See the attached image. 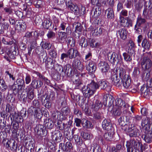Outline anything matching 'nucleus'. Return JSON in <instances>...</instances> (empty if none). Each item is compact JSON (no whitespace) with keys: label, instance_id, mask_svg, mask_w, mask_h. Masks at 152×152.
<instances>
[{"label":"nucleus","instance_id":"obj_1","mask_svg":"<svg viewBox=\"0 0 152 152\" xmlns=\"http://www.w3.org/2000/svg\"><path fill=\"white\" fill-rule=\"evenodd\" d=\"M99 87L101 89H105L106 91H109L110 88L109 83L106 81H100L98 83V84L92 81L86 87L83 86L82 88V91L85 97H88L89 98L93 94L96 90Z\"/></svg>","mask_w":152,"mask_h":152},{"label":"nucleus","instance_id":"obj_2","mask_svg":"<svg viewBox=\"0 0 152 152\" xmlns=\"http://www.w3.org/2000/svg\"><path fill=\"white\" fill-rule=\"evenodd\" d=\"M127 152H139V149L140 148L141 151H143L142 145L139 140L134 139H131L126 142V145Z\"/></svg>","mask_w":152,"mask_h":152},{"label":"nucleus","instance_id":"obj_3","mask_svg":"<svg viewBox=\"0 0 152 152\" xmlns=\"http://www.w3.org/2000/svg\"><path fill=\"white\" fill-rule=\"evenodd\" d=\"M34 107H31L28 110V112L31 115H33L35 118L39 119L42 116V111L40 108V104L37 100L34 99L32 102Z\"/></svg>","mask_w":152,"mask_h":152},{"label":"nucleus","instance_id":"obj_4","mask_svg":"<svg viewBox=\"0 0 152 152\" xmlns=\"http://www.w3.org/2000/svg\"><path fill=\"white\" fill-rule=\"evenodd\" d=\"M151 56L150 53H146L143 54V58L141 62L143 68L148 69L150 67L151 64V62L150 59Z\"/></svg>","mask_w":152,"mask_h":152},{"label":"nucleus","instance_id":"obj_5","mask_svg":"<svg viewBox=\"0 0 152 152\" xmlns=\"http://www.w3.org/2000/svg\"><path fill=\"white\" fill-rule=\"evenodd\" d=\"M108 58L109 61L113 64L115 63L117 60H118V62L122 60L121 55L119 56L114 52L112 53H109L108 54Z\"/></svg>","mask_w":152,"mask_h":152},{"label":"nucleus","instance_id":"obj_6","mask_svg":"<svg viewBox=\"0 0 152 152\" xmlns=\"http://www.w3.org/2000/svg\"><path fill=\"white\" fill-rule=\"evenodd\" d=\"M67 53L68 58L70 59L75 58L80 55L78 51L75 48H71L69 49L67 51Z\"/></svg>","mask_w":152,"mask_h":152},{"label":"nucleus","instance_id":"obj_7","mask_svg":"<svg viewBox=\"0 0 152 152\" xmlns=\"http://www.w3.org/2000/svg\"><path fill=\"white\" fill-rule=\"evenodd\" d=\"M116 105L125 110H126L129 107V105L128 104L124 103L123 101L121 99L117 98L115 99Z\"/></svg>","mask_w":152,"mask_h":152},{"label":"nucleus","instance_id":"obj_8","mask_svg":"<svg viewBox=\"0 0 152 152\" xmlns=\"http://www.w3.org/2000/svg\"><path fill=\"white\" fill-rule=\"evenodd\" d=\"M86 69L90 73L93 74L96 69L95 63L91 60H89L86 65Z\"/></svg>","mask_w":152,"mask_h":152},{"label":"nucleus","instance_id":"obj_9","mask_svg":"<svg viewBox=\"0 0 152 152\" xmlns=\"http://www.w3.org/2000/svg\"><path fill=\"white\" fill-rule=\"evenodd\" d=\"M121 79L118 78L117 75L116 74H113L111 77V83L117 87H119L121 85Z\"/></svg>","mask_w":152,"mask_h":152},{"label":"nucleus","instance_id":"obj_10","mask_svg":"<svg viewBox=\"0 0 152 152\" xmlns=\"http://www.w3.org/2000/svg\"><path fill=\"white\" fill-rule=\"evenodd\" d=\"M143 15L146 18L152 16V6H146L145 7L143 11Z\"/></svg>","mask_w":152,"mask_h":152},{"label":"nucleus","instance_id":"obj_11","mask_svg":"<svg viewBox=\"0 0 152 152\" xmlns=\"http://www.w3.org/2000/svg\"><path fill=\"white\" fill-rule=\"evenodd\" d=\"M102 127L104 129L108 131L113 130L111 124L109 120L104 119L102 123Z\"/></svg>","mask_w":152,"mask_h":152},{"label":"nucleus","instance_id":"obj_12","mask_svg":"<svg viewBox=\"0 0 152 152\" xmlns=\"http://www.w3.org/2000/svg\"><path fill=\"white\" fill-rule=\"evenodd\" d=\"M98 66L103 72H107L109 69L108 64L106 62L101 61L99 64Z\"/></svg>","mask_w":152,"mask_h":152},{"label":"nucleus","instance_id":"obj_13","mask_svg":"<svg viewBox=\"0 0 152 152\" xmlns=\"http://www.w3.org/2000/svg\"><path fill=\"white\" fill-rule=\"evenodd\" d=\"M125 69L124 68L121 67L118 69L117 68L114 72V74H116L117 75H119V78L122 79L123 77L124 78L126 77V75H125Z\"/></svg>","mask_w":152,"mask_h":152},{"label":"nucleus","instance_id":"obj_14","mask_svg":"<svg viewBox=\"0 0 152 152\" xmlns=\"http://www.w3.org/2000/svg\"><path fill=\"white\" fill-rule=\"evenodd\" d=\"M45 99L43 101H42V103L46 108L49 109L51 107V104L50 102V96L48 95L46 96L44 95L43 97H45Z\"/></svg>","mask_w":152,"mask_h":152},{"label":"nucleus","instance_id":"obj_15","mask_svg":"<svg viewBox=\"0 0 152 152\" xmlns=\"http://www.w3.org/2000/svg\"><path fill=\"white\" fill-rule=\"evenodd\" d=\"M26 28L25 23L22 20L18 21L15 26V29L18 30V31H24Z\"/></svg>","mask_w":152,"mask_h":152},{"label":"nucleus","instance_id":"obj_16","mask_svg":"<svg viewBox=\"0 0 152 152\" xmlns=\"http://www.w3.org/2000/svg\"><path fill=\"white\" fill-rule=\"evenodd\" d=\"M67 36L64 32L61 31L58 33L57 39L58 42L61 43H63L66 41Z\"/></svg>","mask_w":152,"mask_h":152},{"label":"nucleus","instance_id":"obj_17","mask_svg":"<svg viewBox=\"0 0 152 152\" xmlns=\"http://www.w3.org/2000/svg\"><path fill=\"white\" fill-rule=\"evenodd\" d=\"M120 22L121 25L124 27H128L132 26L131 21L129 20L124 18L122 16H120Z\"/></svg>","mask_w":152,"mask_h":152},{"label":"nucleus","instance_id":"obj_18","mask_svg":"<svg viewBox=\"0 0 152 152\" xmlns=\"http://www.w3.org/2000/svg\"><path fill=\"white\" fill-rule=\"evenodd\" d=\"M128 31L124 28L121 29L117 31L116 34H118L122 39L124 40L127 38Z\"/></svg>","mask_w":152,"mask_h":152},{"label":"nucleus","instance_id":"obj_19","mask_svg":"<svg viewBox=\"0 0 152 152\" xmlns=\"http://www.w3.org/2000/svg\"><path fill=\"white\" fill-rule=\"evenodd\" d=\"M72 65L75 68L81 71L83 69V65L81 64L80 61L78 59H75L73 60Z\"/></svg>","mask_w":152,"mask_h":152},{"label":"nucleus","instance_id":"obj_20","mask_svg":"<svg viewBox=\"0 0 152 152\" xmlns=\"http://www.w3.org/2000/svg\"><path fill=\"white\" fill-rule=\"evenodd\" d=\"M142 138L146 142L148 143L151 142L152 139V132H149L143 135Z\"/></svg>","mask_w":152,"mask_h":152},{"label":"nucleus","instance_id":"obj_21","mask_svg":"<svg viewBox=\"0 0 152 152\" xmlns=\"http://www.w3.org/2000/svg\"><path fill=\"white\" fill-rule=\"evenodd\" d=\"M31 85L33 88L37 89L42 86V83L40 80L34 79L32 80Z\"/></svg>","mask_w":152,"mask_h":152},{"label":"nucleus","instance_id":"obj_22","mask_svg":"<svg viewBox=\"0 0 152 152\" xmlns=\"http://www.w3.org/2000/svg\"><path fill=\"white\" fill-rule=\"evenodd\" d=\"M135 47L134 44L132 40H129L128 42L127 43L126 49L128 53H132V51L133 52Z\"/></svg>","mask_w":152,"mask_h":152},{"label":"nucleus","instance_id":"obj_23","mask_svg":"<svg viewBox=\"0 0 152 152\" xmlns=\"http://www.w3.org/2000/svg\"><path fill=\"white\" fill-rule=\"evenodd\" d=\"M43 128L42 125L40 124L37 125L34 129L35 134L38 135H41L43 132Z\"/></svg>","mask_w":152,"mask_h":152},{"label":"nucleus","instance_id":"obj_24","mask_svg":"<svg viewBox=\"0 0 152 152\" xmlns=\"http://www.w3.org/2000/svg\"><path fill=\"white\" fill-rule=\"evenodd\" d=\"M66 5L68 7V8L75 14H77V7L75 4L72 3H68L66 4Z\"/></svg>","mask_w":152,"mask_h":152},{"label":"nucleus","instance_id":"obj_25","mask_svg":"<svg viewBox=\"0 0 152 152\" xmlns=\"http://www.w3.org/2000/svg\"><path fill=\"white\" fill-rule=\"evenodd\" d=\"M114 132L113 130H112L110 132L105 133L104 135V137L105 139L107 141H111L113 137Z\"/></svg>","mask_w":152,"mask_h":152},{"label":"nucleus","instance_id":"obj_26","mask_svg":"<svg viewBox=\"0 0 152 152\" xmlns=\"http://www.w3.org/2000/svg\"><path fill=\"white\" fill-rule=\"evenodd\" d=\"M131 81L128 77L127 78H124L121 80V83H123V85L124 87L126 89H127L129 87L130 85Z\"/></svg>","mask_w":152,"mask_h":152},{"label":"nucleus","instance_id":"obj_27","mask_svg":"<svg viewBox=\"0 0 152 152\" xmlns=\"http://www.w3.org/2000/svg\"><path fill=\"white\" fill-rule=\"evenodd\" d=\"M40 45L42 48L48 50H50L52 46L51 45L49 42L42 41L40 43Z\"/></svg>","mask_w":152,"mask_h":152},{"label":"nucleus","instance_id":"obj_28","mask_svg":"<svg viewBox=\"0 0 152 152\" xmlns=\"http://www.w3.org/2000/svg\"><path fill=\"white\" fill-rule=\"evenodd\" d=\"M11 89L13 91V93L15 94L19 93L22 91V89L15 83H14L11 86Z\"/></svg>","mask_w":152,"mask_h":152},{"label":"nucleus","instance_id":"obj_29","mask_svg":"<svg viewBox=\"0 0 152 152\" xmlns=\"http://www.w3.org/2000/svg\"><path fill=\"white\" fill-rule=\"evenodd\" d=\"M105 13L107 14V18L112 19L114 17V13L113 10L111 8H108L105 11Z\"/></svg>","mask_w":152,"mask_h":152},{"label":"nucleus","instance_id":"obj_30","mask_svg":"<svg viewBox=\"0 0 152 152\" xmlns=\"http://www.w3.org/2000/svg\"><path fill=\"white\" fill-rule=\"evenodd\" d=\"M127 121V117L125 116H121L118 120L120 125L122 126H125L126 124Z\"/></svg>","mask_w":152,"mask_h":152},{"label":"nucleus","instance_id":"obj_31","mask_svg":"<svg viewBox=\"0 0 152 152\" xmlns=\"http://www.w3.org/2000/svg\"><path fill=\"white\" fill-rule=\"evenodd\" d=\"M35 74H36L39 77L43 80L45 82V83L48 85H49L50 82V81L48 80V79L45 77L44 76L42 75H41L40 73L36 72H35Z\"/></svg>","mask_w":152,"mask_h":152},{"label":"nucleus","instance_id":"obj_32","mask_svg":"<svg viewBox=\"0 0 152 152\" xmlns=\"http://www.w3.org/2000/svg\"><path fill=\"white\" fill-rule=\"evenodd\" d=\"M15 83L22 89L23 88H24L25 85L24 80L20 78L18 79L16 81Z\"/></svg>","mask_w":152,"mask_h":152},{"label":"nucleus","instance_id":"obj_33","mask_svg":"<svg viewBox=\"0 0 152 152\" xmlns=\"http://www.w3.org/2000/svg\"><path fill=\"white\" fill-rule=\"evenodd\" d=\"M11 49V50H9L7 54L10 58L13 59L15 58L16 52L14 48L12 47Z\"/></svg>","mask_w":152,"mask_h":152},{"label":"nucleus","instance_id":"obj_34","mask_svg":"<svg viewBox=\"0 0 152 152\" xmlns=\"http://www.w3.org/2000/svg\"><path fill=\"white\" fill-rule=\"evenodd\" d=\"M129 53L124 52L123 53V56L124 61L127 62H131L132 60V57L130 54H129Z\"/></svg>","mask_w":152,"mask_h":152},{"label":"nucleus","instance_id":"obj_35","mask_svg":"<svg viewBox=\"0 0 152 152\" xmlns=\"http://www.w3.org/2000/svg\"><path fill=\"white\" fill-rule=\"evenodd\" d=\"M102 104L101 102L97 101L96 103L92 105L93 110L95 111L98 110L100 108L102 107Z\"/></svg>","mask_w":152,"mask_h":152},{"label":"nucleus","instance_id":"obj_36","mask_svg":"<svg viewBox=\"0 0 152 152\" xmlns=\"http://www.w3.org/2000/svg\"><path fill=\"white\" fill-rule=\"evenodd\" d=\"M98 12H97V8L95 9H93L91 12V14H93L92 15V17L96 19L98 16L100 15L101 12L99 10V9H98Z\"/></svg>","mask_w":152,"mask_h":152},{"label":"nucleus","instance_id":"obj_37","mask_svg":"<svg viewBox=\"0 0 152 152\" xmlns=\"http://www.w3.org/2000/svg\"><path fill=\"white\" fill-rule=\"evenodd\" d=\"M83 125L84 127L88 128H91L93 126L92 123L89 121L85 119L83 121Z\"/></svg>","mask_w":152,"mask_h":152},{"label":"nucleus","instance_id":"obj_38","mask_svg":"<svg viewBox=\"0 0 152 152\" xmlns=\"http://www.w3.org/2000/svg\"><path fill=\"white\" fill-rule=\"evenodd\" d=\"M142 47L146 49H148L150 47V43L145 39H144L143 40L142 42Z\"/></svg>","mask_w":152,"mask_h":152},{"label":"nucleus","instance_id":"obj_39","mask_svg":"<svg viewBox=\"0 0 152 152\" xmlns=\"http://www.w3.org/2000/svg\"><path fill=\"white\" fill-rule=\"evenodd\" d=\"M51 25L49 19H45L42 23L43 27L47 29H48Z\"/></svg>","mask_w":152,"mask_h":152},{"label":"nucleus","instance_id":"obj_40","mask_svg":"<svg viewBox=\"0 0 152 152\" xmlns=\"http://www.w3.org/2000/svg\"><path fill=\"white\" fill-rule=\"evenodd\" d=\"M145 22V20L141 18L140 16H138L137 18V23L136 25L140 26L143 25Z\"/></svg>","mask_w":152,"mask_h":152},{"label":"nucleus","instance_id":"obj_41","mask_svg":"<svg viewBox=\"0 0 152 152\" xmlns=\"http://www.w3.org/2000/svg\"><path fill=\"white\" fill-rule=\"evenodd\" d=\"M112 152H126L125 150L123 149L122 146L120 145H116L115 148L113 149Z\"/></svg>","mask_w":152,"mask_h":152},{"label":"nucleus","instance_id":"obj_42","mask_svg":"<svg viewBox=\"0 0 152 152\" xmlns=\"http://www.w3.org/2000/svg\"><path fill=\"white\" fill-rule=\"evenodd\" d=\"M31 43V45L30 47L28 48V54L29 55H30L32 49L34 48L35 46H36L37 42L35 41H33Z\"/></svg>","mask_w":152,"mask_h":152},{"label":"nucleus","instance_id":"obj_43","mask_svg":"<svg viewBox=\"0 0 152 152\" xmlns=\"http://www.w3.org/2000/svg\"><path fill=\"white\" fill-rule=\"evenodd\" d=\"M140 71L138 68H134L132 73V76L135 78H138L139 76Z\"/></svg>","mask_w":152,"mask_h":152},{"label":"nucleus","instance_id":"obj_44","mask_svg":"<svg viewBox=\"0 0 152 152\" xmlns=\"http://www.w3.org/2000/svg\"><path fill=\"white\" fill-rule=\"evenodd\" d=\"M142 126H145V125L150 127L151 126L149 119L148 118H146L144 120H143L141 123Z\"/></svg>","mask_w":152,"mask_h":152},{"label":"nucleus","instance_id":"obj_45","mask_svg":"<svg viewBox=\"0 0 152 152\" xmlns=\"http://www.w3.org/2000/svg\"><path fill=\"white\" fill-rule=\"evenodd\" d=\"M26 115V110H21L20 113V115L21 116L20 117H19L20 120H19V122H21L23 121V118L25 117Z\"/></svg>","mask_w":152,"mask_h":152},{"label":"nucleus","instance_id":"obj_46","mask_svg":"<svg viewBox=\"0 0 152 152\" xmlns=\"http://www.w3.org/2000/svg\"><path fill=\"white\" fill-rule=\"evenodd\" d=\"M70 110L68 108L64 107L62 109L61 112L62 116H67L70 113Z\"/></svg>","mask_w":152,"mask_h":152},{"label":"nucleus","instance_id":"obj_47","mask_svg":"<svg viewBox=\"0 0 152 152\" xmlns=\"http://www.w3.org/2000/svg\"><path fill=\"white\" fill-rule=\"evenodd\" d=\"M49 53L50 56L53 58H56L57 56L56 50L55 48L51 49L49 51Z\"/></svg>","mask_w":152,"mask_h":152},{"label":"nucleus","instance_id":"obj_48","mask_svg":"<svg viewBox=\"0 0 152 152\" xmlns=\"http://www.w3.org/2000/svg\"><path fill=\"white\" fill-rule=\"evenodd\" d=\"M2 88V90L3 91L5 90L7 88L4 80L3 79H0V88Z\"/></svg>","mask_w":152,"mask_h":152},{"label":"nucleus","instance_id":"obj_49","mask_svg":"<svg viewBox=\"0 0 152 152\" xmlns=\"http://www.w3.org/2000/svg\"><path fill=\"white\" fill-rule=\"evenodd\" d=\"M73 83L75 86V88L77 89L79 88L80 86L82 84L80 80L78 78L74 81Z\"/></svg>","mask_w":152,"mask_h":152},{"label":"nucleus","instance_id":"obj_50","mask_svg":"<svg viewBox=\"0 0 152 152\" xmlns=\"http://www.w3.org/2000/svg\"><path fill=\"white\" fill-rule=\"evenodd\" d=\"M133 5V0H126L125 5L126 8H130Z\"/></svg>","mask_w":152,"mask_h":152},{"label":"nucleus","instance_id":"obj_51","mask_svg":"<svg viewBox=\"0 0 152 152\" xmlns=\"http://www.w3.org/2000/svg\"><path fill=\"white\" fill-rule=\"evenodd\" d=\"M67 24L66 23L62 22L59 26V29L60 30L64 31L65 28H66V31L68 28V26L67 27Z\"/></svg>","mask_w":152,"mask_h":152},{"label":"nucleus","instance_id":"obj_52","mask_svg":"<svg viewBox=\"0 0 152 152\" xmlns=\"http://www.w3.org/2000/svg\"><path fill=\"white\" fill-rule=\"evenodd\" d=\"M43 3L42 1L38 0L34 2V4L36 7L39 8L42 7Z\"/></svg>","mask_w":152,"mask_h":152},{"label":"nucleus","instance_id":"obj_53","mask_svg":"<svg viewBox=\"0 0 152 152\" xmlns=\"http://www.w3.org/2000/svg\"><path fill=\"white\" fill-rule=\"evenodd\" d=\"M4 10L5 12L8 15H11L12 14L13 10L10 7H6L4 8Z\"/></svg>","mask_w":152,"mask_h":152},{"label":"nucleus","instance_id":"obj_54","mask_svg":"<svg viewBox=\"0 0 152 152\" xmlns=\"http://www.w3.org/2000/svg\"><path fill=\"white\" fill-rule=\"evenodd\" d=\"M92 134L86 132H83V138L85 140L90 139L92 138Z\"/></svg>","mask_w":152,"mask_h":152},{"label":"nucleus","instance_id":"obj_55","mask_svg":"<svg viewBox=\"0 0 152 152\" xmlns=\"http://www.w3.org/2000/svg\"><path fill=\"white\" fill-rule=\"evenodd\" d=\"M1 23V26L4 31L7 30L9 27V25L8 23L5 22H4Z\"/></svg>","mask_w":152,"mask_h":152},{"label":"nucleus","instance_id":"obj_56","mask_svg":"<svg viewBox=\"0 0 152 152\" xmlns=\"http://www.w3.org/2000/svg\"><path fill=\"white\" fill-rule=\"evenodd\" d=\"M5 74L6 76H7V75L9 76L10 80V81H14L15 80V77L13 75L10 73L8 71H6L5 72Z\"/></svg>","mask_w":152,"mask_h":152},{"label":"nucleus","instance_id":"obj_57","mask_svg":"<svg viewBox=\"0 0 152 152\" xmlns=\"http://www.w3.org/2000/svg\"><path fill=\"white\" fill-rule=\"evenodd\" d=\"M27 96L28 99L32 100L34 97V91H31V92L27 93Z\"/></svg>","mask_w":152,"mask_h":152},{"label":"nucleus","instance_id":"obj_58","mask_svg":"<svg viewBox=\"0 0 152 152\" xmlns=\"http://www.w3.org/2000/svg\"><path fill=\"white\" fill-rule=\"evenodd\" d=\"M55 36V33L51 31L48 32L47 34V36L49 39H50L54 37Z\"/></svg>","mask_w":152,"mask_h":152},{"label":"nucleus","instance_id":"obj_59","mask_svg":"<svg viewBox=\"0 0 152 152\" xmlns=\"http://www.w3.org/2000/svg\"><path fill=\"white\" fill-rule=\"evenodd\" d=\"M72 143L69 142H67L65 145V149L67 150V148H68L69 150H71L72 148Z\"/></svg>","mask_w":152,"mask_h":152},{"label":"nucleus","instance_id":"obj_60","mask_svg":"<svg viewBox=\"0 0 152 152\" xmlns=\"http://www.w3.org/2000/svg\"><path fill=\"white\" fill-rule=\"evenodd\" d=\"M121 113V110L118 109L115 110H113V114L115 116H118L120 115Z\"/></svg>","mask_w":152,"mask_h":152},{"label":"nucleus","instance_id":"obj_61","mask_svg":"<svg viewBox=\"0 0 152 152\" xmlns=\"http://www.w3.org/2000/svg\"><path fill=\"white\" fill-rule=\"evenodd\" d=\"M2 42L5 45H11L13 43V41L12 40L8 42L4 38H3L2 39Z\"/></svg>","mask_w":152,"mask_h":152},{"label":"nucleus","instance_id":"obj_62","mask_svg":"<svg viewBox=\"0 0 152 152\" xmlns=\"http://www.w3.org/2000/svg\"><path fill=\"white\" fill-rule=\"evenodd\" d=\"M33 34L32 36L34 37V41H36V40L37 39L38 37L39 36V33L38 31H35L33 32Z\"/></svg>","mask_w":152,"mask_h":152},{"label":"nucleus","instance_id":"obj_63","mask_svg":"<svg viewBox=\"0 0 152 152\" xmlns=\"http://www.w3.org/2000/svg\"><path fill=\"white\" fill-rule=\"evenodd\" d=\"M75 122L76 124V126L78 127H79L80 126L81 121L80 119L77 118H75Z\"/></svg>","mask_w":152,"mask_h":152},{"label":"nucleus","instance_id":"obj_64","mask_svg":"<svg viewBox=\"0 0 152 152\" xmlns=\"http://www.w3.org/2000/svg\"><path fill=\"white\" fill-rule=\"evenodd\" d=\"M101 115L100 113L96 112L94 114V117L96 119H99L101 118Z\"/></svg>","mask_w":152,"mask_h":152}]
</instances>
